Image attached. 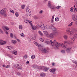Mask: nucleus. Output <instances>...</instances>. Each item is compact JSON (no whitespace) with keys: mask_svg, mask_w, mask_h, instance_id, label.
I'll return each instance as SVG.
<instances>
[{"mask_svg":"<svg viewBox=\"0 0 77 77\" xmlns=\"http://www.w3.org/2000/svg\"><path fill=\"white\" fill-rule=\"evenodd\" d=\"M24 7H25V5H21L22 9H24Z\"/></svg>","mask_w":77,"mask_h":77,"instance_id":"46","label":"nucleus"},{"mask_svg":"<svg viewBox=\"0 0 77 77\" xmlns=\"http://www.w3.org/2000/svg\"><path fill=\"white\" fill-rule=\"evenodd\" d=\"M66 50L67 53H70V51L72 50V47L66 48Z\"/></svg>","mask_w":77,"mask_h":77,"instance_id":"10","label":"nucleus"},{"mask_svg":"<svg viewBox=\"0 0 77 77\" xmlns=\"http://www.w3.org/2000/svg\"><path fill=\"white\" fill-rule=\"evenodd\" d=\"M44 42L46 43V44H51V45L52 46L53 48L54 49H58L59 48V47L60 45L59 43L57 42L56 40H54L53 42L52 40L46 41H44Z\"/></svg>","mask_w":77,"mask_h":77,"instance_id":"1","label":"nucleus"},{"mask_svg":"<svg viewBox=\"0 0 77 77\" xmlns=\"http://www.w3.org/2000/svg\"><path fill=\"white\" fill-rule=\"evenodd\" d=\"M17 40L18 42H20V40L19 39H17Z\"/></svg>","mask_w":77,"mask_h":77,"instance_id":"60","label":"nucleus"},{"mask_svg":"<svg viewBox=\"0 0 77 77\" xmlns=\"http://www.w3.org/2000/svg\"><path fill=\"white\" fill-rule=\"evenodd\" d=\"M50 8H51V9H55V7L54 6H51V7H50Z\"/></svg>","mask_w":77,"mask_h":77,"instance_id":"41","label":"nucleus"},{"mask_svg":"<svg viewBox=\"0 0 77 77\" xmlns=\"http://www.w3.org/2000/svg\"><path fill=\"white\" fill-rule=\"evenodd\" d=\"M43 12V11H42V10H41L39 12V14H42V12Z\"/></svg>","mask_w":77,"mask_h":77,"instance_id":"51","label":"nucleus"},{"mask_svg":"<svg viewBox=\"0 0 77 77\" xmlns=\"http://www.w3.org/2000/svg\"><path fill=\"white\" fill-rule=\"evenodd\" d=\"M34 43L35 45H36V46H37V47H40L41 45H39V44L37 43L36 42H34Z\"/></svg>","mask_w":77,"mask_h":77,"instance_id":"19","label":"nucleus"},{"mask_svg":"<svg viewBox=\"0 0 77 77\" xmlns=\"http://www.w3.org/2000/svg\"><path fill=\"white\" fill-rule=\"evenodd\" d=\"M73 24V22H71V23L69 24L68 25V27H71L72 26V24Z\"/></svg>","mask_w":77,"mask_h":77,"instance_id":"25","label":"nucleus"},{"mask_svg":"<svg viewBox=\"0 0 77 77\" xmlns=\"http://www.w3.org/2000/svg\"><path fill=\"white\" fill-rule=\"evenodd\" d=\"M31 38L33 39V40H35L36 39V36L34 35L33 36H31Z\"/></svg>","mask_w":77,"mask_h":77,"instance_id":"27","label":"nucleus"},{"mask_svg":"<svg viewBox=\"0 0 77 77\" xmlns=\"http://www.w3.org/2000/svg\"><path fill=\"white\" fill-rule=\"evenodd\" d=\"M23 57L24 59H27V55H25Z\"/></svg>","mask_w":77,"mask_h":77,"instance_id":"43","label":"nucleus"},{"mask_svg":"<svg viewBox=\"0 0 77 77\" xmlns=\"http://www.w3.org/2000/svg\"><path fill=\"white\" fill-rule=\"evenodd\" d=\"M2 27L3 29H5L7 30H9V27L6 26H3Z\"/></svg>","mask_w":77,"mask_h":77,"instance_id":"17","label":"nucleus"},{"mask_svg":"<svg viewBox=\"0 0 77 77\" xmlns=\"http://www.w3.org/2000/svg\"><path fill=\"white\" fill-rule=\"evenodd\" d=\"M39 50H41L42 52L43 53H47L48 51V49L47 48H43L40 49L39 48Z\"/></svg>","mask_w":77,"mask_h":77,"instance_id":"5","label":"nucleus"},{"mask_svg":"<svg viewBox=\"0 0 77 77\" xmlns=\"http://www.w3.org/2000/svg\"><path fill=\"white\" fill-rule=\"evenodd\" d=\"M60 44V46L59 47H60V45H61V47L62 48H66V44L64 43H63L61 44H60V43H59Z\"/></svg>","mask_w":77,"mask_h":77,"instance_id":"9","label":"nucleus"},{"mask_svg":"<svg viewBox=\"0 0 77 77\" xmlns=\"http://www.w3.org/2000/svg\"><path fill=\"white\" fill-rule=\"evenodd\" d=\"M17 75H21V73L19 72H18L17 73Z\"/></svg>","mask_w":77,"mask_h":77,"instance_id":"48","label":"nucleus"},{"mask_svg":"<svg viewBox=\"0 0 77 77\" xmlns=\"http://www.w3.org/2000/svg\"><path fill=\"white\" fill-rule=\"evenodd\" d=\"M43 32L45 36H47V37H48V36L49 34L48 32H47L46 31H43Z\"/></svg>","mask_w":77,"mask_h":77,"instance_id":"16","label":"nucleus"},{"mask_svg":"<svg viewBox=\"0 0 77 77\" xmlns=\"http://www.w3.org/2000/svg\"><path fill=\"white\" fill-rule=\"evenodd\" d=\"M54 15H53L51 18V23H53V20H54Z\"/></svg>","mask_w":77,"mask_h":77,"instance_id":"20","label":"nucleus"},{"mask_svg":"<svg viewBox=\"0 0 77 77\" xmlns=\"http://www.w3.org/2000/svg\"><path fill=\"white\" fill-rule=\"evenodd\" d=\"M77 10H76L75 9V8L74 10V12L75 13H76L77 12Z\"/></svg>","mask_w":77,"mask_h":77,"instance_id":"49","label":"nucleus"},{"mask_svg":"<svg viewBox=\"0 0 77 77\" xmlns=\"http://www.w3.org/2000/svg\"><path fill=\"white\" fill-rule=\"evenodd\" d=\"M5 33H6V34H7V35H8V34H9V33H8V32L7 31H6Z\"/></svg>","mask_w":77,"mask_h":77,"instance_id":"54","label":"nucleus"},{"mask_svg":"<svg viewBox=\"0 0 77 77\" xmlns=\"http://www.w3.org/2000/svg\"><path fill=\"white\" fill-rule=\"evenodd\" d=\"M25 23H29L30 24H31V22H29V20H25L24 21Z\"/></svg>","mask_w":77,"mask_h":77,"instance_id":"26","label":"nucleus"},{"mask_svg":"<svg viewBox=\"0 0 77 77\" xmlns=\"http://www.w3.org/2000/svg\"><path fill=\"white\" fill-rule=\"evenodd\" d=\"M10 36L11 38H13V34L12 33H11L10 34Z\"/></svg>","mask_w":77,"mask_h":77,"instance_id":"47","label":"nucleus"},{"mask_svg":"<svg viewBox=\"0 0 77 77\" xmlns=\"http://www.w3.org/2000/svg\"><path fill=\"white\" fill-rule=\"evenodd\" d=\"M39 40L40 41H42V42H43V41H44V39L42 38H40Z\"/></svg>","mask_w":77,"mask_h":77,"instance_id":"44","label":"nucleus"},{"mask_svg":"<svg viewBox=\"0 0 77 77\" xmlns=\"http://www.w3.org/2000/svg\"><path fill=\"white\" fill-rule=\"evenodd\" d=\"M76 8H75V9H76V10H77V6H76Z\"/></svg>","mask_w":77,"mask_h":77,"instance_id":"61","label":"nucleus"},{"mask_svg":"<svg viewBox=\"0 0 77 77\" xmlns=\"http://www.w3.org/2000/svg\"><path fill=\"white\" fill-rule=\"evenodd\" d=\"M73 37H74L75 39H77V35L76 34H75L73 35Z\"/></svg>","mask_w":77,"mask_h":77,"instance_id":"38","label":"nucleus"},{"mask_svg":"<svg viewBox=\"0 0 77 77\" xmlns=\"http://www.w3.org/2000/svg\"><path fill=\"white\" fill-rule=\"evenodd\" d=\"M10 12H11V13H12V14H14V13H15V11H14L13 10H11L10 11Z\"/></svg>","mask_w":77,"mask_h":77,"instance_id":"42","label":"nucleus"},{"mask_svg":"<svg viewBox=\"0 0 77 77\" xmlns=\"http://www.w3.org/2000/svg\"><path fill=\"white\" fill-rule=\"evenodd\" d=\"M26 63L27 64H28L29 63V61H27V62H26Z\"/></svg>","mask_w":77,"mask_h":77,"instance_id":"56","label":"nucleus"},{"mask_svg":"<svg viewBox=\"0 0 77 77\" xmlns=\"http://www.w3.org/2000/svg\"><path fill=\"white\" fill-rule=\"evenodd\" d=\"M19 29H23V26L21 25H20L19 26Z\"/></svg>","mask_w":77,"mask_h":77,"instance_id":"36","label":"nucleus"},{"mask_svg":"<svg viewBox=\"0 0 77 77\" xmlns=\"http://www.w3.org/2000/svg\"><path fill=\"white\" fill-rule=\"evenodd\" d=\"M55 20L56 21H59V18L58 17H56L55 18Z\"/></svg>","mask_w":77,"mask_h":77,"instance_id":"35","label":"nucleus"},{"mask_svg":"<svg viewBox=\"0 0 77 77\" xmlns=\"http://www.w3.org/2000/svg\"><path fill=\"white\" fill-rule=\"evenodd\" d=\"M52 66H54V63H52Z\"/></svg>","mask_w":77,"mask_h":77,"instance_id":"59","label":"nucleus"},{"mask_svg":"<svg viewBox=\"0 0 77 77\" xmlns=\"http://www.w3.org/2000/svg\"><path fill=\"white\" fill-rule=\"evenodd\" d=\"M70 38L73 41H75V38L74 37H70Z\"/></svg>","mask_w":77,"mask_h":77,"instance_id":"30","label":"nucleus"},{"mask_svg":"<svg viewBox=\"0 0 77 77\" xmlns=\"http://www.w3.org/2000/svg\"><path fill=\"white\" fill-rule=\"evenodd\" d=\"M63 42H64V43H66V44H69L70 43V41H63Z\"/></svg>","mask_w":77,"mask_h":77,"instance_id":"21","label":"nucleus"},{"mask_svg":"<svg viewBox=\"0 0 77 77\" xmlns=\"http://www.w3.org/2000/svg\"><path fill=\"white\" fill-rule=\"evenodd\" d=\"M26 14L27 16H30L31 15V11H30V10L29 8H27L26 9Z\"/></svg>","mask_w":77,"mask_h":77,"instance_id":"8","label":"nucleus"},{"mask_svg":"<svg viewBox=\"0 0 77 77\" xmlns=\"http://www.w3.org/2000/svg\"><path fill=\"white\" fill-rule=\"evenodd\" d=\"M3 67H4V68H6V66H5V65H3Z\"/></svg>","mask_w":77,"mask_h":77,"instance_id":"55","label":"nucleus"},{"mask_svg":"<svg viewBox=\"0 0 77 77\" xmlns=\"http://www.w3.org/2000/svg\"><path fill=\"white\" fill-rule=\"evenodd\" d=\"M61 52L62 53H65V51L64 50H62L61 51Z\"/></svg>","mask_w":77,"mask_h":77,"instance_id":"45","label":"nucleus"},{"mask_svg":"<svg viewBox=\"0 0 77 77\" xmlns=\"http://www.w3.org/2000/svg\"><path fill=\"white\" fill-rule=\"evenodd\" d=\"M75 35H77V30H74V31H73Z\"/></svg>","mask_w":77,"mask_h":77,"instance_id":"37","label":"nucleus"},{"mask_svg":"<svg viewBox=\"0 0 77 77\" xmlns=\"http://www.w3.org/2000/svg\"><path fill=\"white\" fill-rule=\"evenodd\" d=\"M46 74L45 73H41L40 75L41 77H44L45 75H46Z\"/></svg>","mask_w":77,"mask_h":77,"instance_id":"22","label":"nucleus"},{"mask_svg":"<svg viewBox=\"0 0 77 77\" xmlns=\"http://www.w3.org/2000/svg\"><path fill=\"white\" fill-rule=\"evenodd\" d=\"M6 12V8L3 9L1 10H0V14L1 15H4Z\"/></svg>","mask_w":77,"mask_h":77,"instance_id":"7","label":"nucleus"},{"mask_svg":"<svg viewBox=\"0 0 77 77\" xmlns=\"http://www.w3.org/2000/svg\"><path fill=\"white\" fill-rule=\"evenodd\" d=\"M32 29L33 30H38V28L36 26H32Z\"/></svg>","mask_w":77,"mask_h":77,"instance_id":"15","label":"nucleus"},{"mask_svg":"<svg viewBox=\"0 0 77 77\" xmlns=\"http://www.w3.org/2000/svg\"><path fill=\"white\" fill-rule=\"evenodd\" d=\"M6 42L5 41L3 40H0V45H5Z\"/></svg>","mask_w":77,"mask_h":77,"instance_id":"13","label":"nucleus"},{"mask_svg":"<svg viewBox=\"0 0 77 77\" xmlns=\"http://www.w3.org/2000/svg\"><path fill=\"white\" fill-rule=\"evenodd\" d=\"M15 15L16 17H18L19 16V14H18V12H16L15 14Z\"/></svg>","mask_w":77,"mask_h":77,"instance_id":"39","label":"nucleus"},{"mask_svg":"<svg viewBox=\"0 0 77 77\" xmlns=\"http://www.w3.org/2000/svg\"><path fill=\"white\" fill-rule=\"evenodd\" d=\"M73 66H74V67L75 68H77V65Z\"/></svg>","mask_w":77,"mask_h":77,"instance_id":"57","label":"nucleus"},{"mask_svg":"<svg viewBox=\"0 0 77 77\" xmlns=\"http://www.w3.org/2000/svg\"><path fill=\"white\" fill-rule=\"evenodd\" d=\"M34 68H38V66L35 65V66H33Z\"/></svg>","mask_w":77,"mask_h":77,"instance_id":"52","label":"nucleus"},{"mask_svg":"<svg viewBox=\"0 0 77 77\" xmlns=\"http://www.w3.org/2000/svg\"><path fill=\"white\" fill-rule=\"evenodd\" d=\"M70 11H71L72 12L74 11V7H72L70 8Z\"/></svg>","mask_w":77,"mask_h":77,"instance_id":"28","label":"nucleus"},{"mask_svg":"<svg viewBox=\"0 0 77 77\" xmlns=\"http://www.w3.org/2000/svg\"><path fill=\"white\" fill-rule=\"evenodd\" d=\"M50 71L52 74H56V69H50Z\"/></svg>","mask_w":77,"mask_h":77,"instance_id":"11","label":"nucleus"},{"mask_svg":"<svg viewBox=\"0 0 77 77\" xmlns=\"http://www.w3.org/2000/svg\"><path fill=\"white\" fill-rule=\"evenodd\" d=\"M38 32L39 34L40 35H41V36H42V35H43L42 33V32H41V31H38Z\"/></svg>","mask_w":77,"mask_h":77,"instance_id":"32","label":"nucleus"},{"mask_svg":"<svg viewBox=\"0 0 77 77\" xmlns=\"http://www.w3.org/2000/svg\"><path fill=\"white\" fill-rule=\"evenodd\" d=\"M41 69H43V68L44 71H47L48 70V68L46 67L41 66Z\"/></svg>","mask_w":77,"mask_h":77,"instance_id":"14","label":"nucleus"},{"mask_svg":"<svg viewBox=\"0 0 77 77\" xmlns=\"http://www.w3.org/2000/svg\"><path fill=\"white\" fill-rule=\"evenodd\" d=\"M70 30L71 29H70V28H68L66 29V32L69 35L72 36V35H73V34H74V31L73 30L70 31Z\"/></svg>","mask_w":77,"mask_h":77,"instance_id":"4","label":"nucleus"},{"mask_svg":"<svg viewBox=\"0 0 77 77\" xmlns=\"http://www.w3.org/2000/svg\"><path fill=\"white\" fill-rule=\"evenodd\" d=\"M51 3V2H50V1H49L48 2V6H49V7H51V4H50Z\"/></svg>","mask_w":77,"mask_h":77,"instance_id":"34","label":"nucleus"},{"mask_svg":"<svg viewBox=\"0 0 77 77\" xmlns=\"http://www.w3.org/2000/svg\"><path fill=\"white\" fill-rule=\"evenodd\" d=\"M9 57H10V58H11L12 59V58H13V57L11 55H8Z\"/></svg>","mask_w":77,"mask_h":77,"instance_id":"50","label":"nucleus"},{"mask_svg":"<svg viewBox=\"0 0 77 77\" xmlns=\"http://www.w3.org/2000/svg\"><path fill=\"white\" fill-rule=\"evenodd\" d=\"M7 48H8V49H9V50H12V49H13V47L12 46H7Z\"/></svg>","mask_w":77,"mask_h":77,"instance_id":"24","label":"nucleus"},{"mask_svg":"<svg viewBox=\"0 0 77 77\" xmlns=\"http://www.w3.org/2000/svg\"><path fill=\"white\" fill-rule=\"evenodd\" d=\"M4 16L5 17H6V14H4Z\"/></svg>","mask_w":77,"mask_h":77,"instance_id":"58","label":"nucleus"},{"mask_svg":"<svg viewBox=\"0 0 77 77\" xmlns=\"http://www.w3.org/2000/svg\"><path fill=\"white\" fill-rule=\"evenodd\" d=\"M73 7H74V8H75V5L73 6Z\"/></svg>","mask_w":77,"mask_h":77,"instance_id":"63","label":"nucleus"},{"mask_svg":"<svg viewBox=\"0 0 77 77\" xmlns=\"http://www.w3.org/2000/svg\"><path fill=\"white\" fill-rule=\"evenodd\" d=\"M11 42L12 43V44H15L17 42V41L15 40H13Z\"/></svg>","mask_w":77,"mask_h":77,"instance_id":"29","label":"nucleus"},{"mask_svg":"<svg viewBox=\"0 0 77 77\" xmlns=\"http://www.w3.org/2000/svg\"><path fill=\"white\" fill-rule=\"evenodd\" d=\"M14 66L16 68H17V69H22V68H23L22 65L17 64L14 65Z\"/></svg>","mask_w":77,"mask_h":77,"instance_id":"6","label":"nucleus"},{"mask_svg":"<svg viewBox=\"0 0 77 77\" xmlns=\"http://www.w3.org/2000/svg\"><path fill=\"white\" fill-rule=\"evenodd\" d=\"M12 53L14 54L15 55H17V51H12Z\"/></svg>","mask_w":77,"mask_h":77,"instance_id":"18","label":"nucleus"},{"mask_svg":"<svg viewBox=\"0 0 77 77\" xmlns=\"http://www.w3.org/2000/svg\"><path fill=\"white\" fill-rule=\"evenodd\" d=\"M63 38L64 39L66 40L67 39H68V36L66 35H65L63 36Z\"/></svg>","mask_w":77,"mask_h":77,"instance_id":"23","label":"nucleus"},{"mask_svg":"<svg viewBox=\"0 0 77 77\" xmlns=\"http://www.w3.org/2000/svg\"><path fill=\"white\" fill-rule=\"evenodd\" d=\"M54 32L51 33L49 35H48V38H53L54 35H58V32L56 31V30L53 31Z\"/></svg>","mask_w":77,"mask_h":77,"instance_id":"3","label":"nucleus"},{"mask_svg":"<svg viewBox=\"0 0 77 77\" xmlns=\"http://www.w3.org/2000/svg\"><path fill=\"white\" fill-rule=\"evenodd\" d=\"M48 0H45V2H47Z\"/></svg>","mask_w":77,"mask_h":77,"instance_id":"62","label":"nucleus"},{"mask_svg":"<svg viewBox=\"0 0 77 77\" xmlns=\"http://www.w3.org/2000/svg\"><path fill=\"white\" fill-rule=\"evenodd\" d=\"M35 57V55H32L31 57V59H34Z\"/></svg>","mask_w":77,"mask_h":77,"instance_id":"31","label":"nucleus"},{"mask_svg":"<svg viewBox=\"0 0 77 77\" xmlns=\"http://www.w3.org/2000/svg\"><path fill=\"white\" fill-rule=\"evenodd\" d=\"M51 29L53 31L57 30V29L54 26H53L51 25L50 26H49L48 25H45V29Z\"/></svg>","mask_w":77,"mask_h":77,"instance_id":"2","label":"nucleus"},{"mask_svg":"<svg viewBox=\"0 0 77 77\" xmlns=\"http://www.w3.org/2000/svg\"><path fill=\"white\" fill-rule=\"evenodd\" d=\"M40 26L41 28L43 29V30H44L45 29V26L43 23H42L40 24Z\"/></svg>","mask_w":77,"mask_h":77,"instance_id":"12","label":"nucleus"},{"mask_svg":"<svg viewBox=\"0 0 77 77\" xmlns=\"http://www.w3.org/2000/svg\"><path fill=\"white\" fill-rule=\"evenodd\" d=\"M6 67L7 68H9V65H7V66H6Z\"/></svg>","mask_w":77,"mask_h":77,"instance_id":"53","label":"nucleus"},{"mask_svg":"<svg viewBox=\"0 0 77 77\" xmlns=\"http://www.w3.org/2000/svg\"><path fill=\"white\" fill-rule=\"evenodd\" d=\"M20 35L22 37V38H24V33H22L20 34Z\"/></svg>","mask_w":77,"mask_h":77,"instance_id":"33","label":"nucleus"},{"mask_svg":"<svg viewBox=\"0 0 77 77\" xmlns=\"http://www.w3.org/2000/svg\"><path fill=\"white\" fill-rule=\"evenodd\" d=\"M61 7V6L58 5L56 7V8L57 9H60Z\"/></svg>","mask_w":77,"mask_h":77,"instance_id":"40","label":"nucleus"}]
</instances>
